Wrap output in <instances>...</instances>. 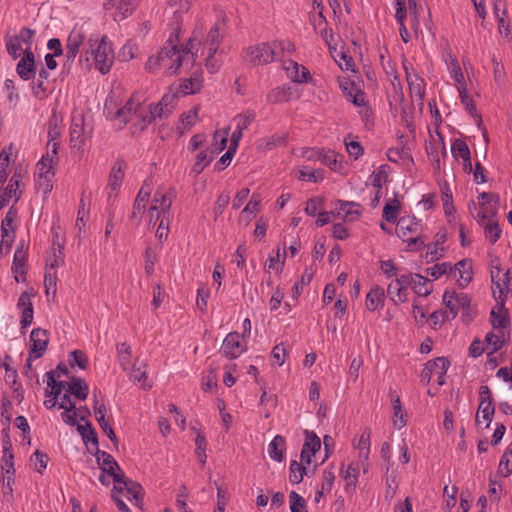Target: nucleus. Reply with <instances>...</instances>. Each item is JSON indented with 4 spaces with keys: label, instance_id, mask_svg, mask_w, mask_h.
Listing matches in <instances>:
<instances>
[{
    "label": "nucleus",
    "instance_id": "nucleus-1",
    "mask_svg": "<svg viewBox=\"0 0 512 512\" xmlns=\"http://www.w3.org/2000/svg\"><path fill=\"white\" fill-rule=\"evenodd\" d=\"M115 119L123 125L131 122L135 131L141 132L153 122L152 104L142 105L139 98L132 96L122 108L117 110Z\"/></svg>",
    "mask_w": 512,
    "mask_h": 512
},
{
    "label": "nucleus",
    "instance_id": "nucleus-2",
    "mask_svg": "<svg viewBox=\"0 0 512 512\" xmlns=\"http://www.w3.org/2000/svg\"><path fill=\"white\" fill-rule=\"evenodd\" d=\"M88 43L90 49L86 50L84 54L80 55L79 61L89 62L90 58H92L95 68L101 74L108 73L114 63L115 56L107 36H103L99 41L98 39H93L90 37Z\"/></svg>",
    "mask_w": 512,
    "mask_h": 512
},
{
    "label": "nucleus",
    "instance_id": "nucleus-3",
    "mask_svg": "<svg viewBox=\"0 0 512 512\" xmlns=\"http://www.w3.org/2000/svg\"><path fill=\"white\" fill-rule=\"evenodd\" d=\"M242 58L253 66L266 65L276 60V54L271 42H261L243 49Z\"/></svg>",
    "mask_w": 512,
    "mask_h": 512
},
{
    "label": "nucleus",
    "instance_id": "nucleus-4",
    "mask_svg": "<svg viewBox=\"0 0 512 512\" xmlns=\"http://www.w3.org/2000/svg\"><path fill=\"white\" fill-rule=\"evenodd\" d=\"M175 198L176 190L174 187L167 189L159 187L154 193L152 204L148 210L149 223H152L154 213H156V221L160 219L161 215H168Z\"/></svg>",
    "mask_w": 512,
    "mask_h": 512
},
{
    "label": "nucleus",
    "instance_id": "nucleus-5",
    "mask_svg": "<svg viewBox=\"0 0 512 512\" xmlns=\"http://www.w3.org/2000/svg\"><path fill=\"white\" fill-rule=\"evenodd\" d=\"M159 52L162 67L165 68L167 75L177 74L183 64L193 65L195 62V56L179 54V51H175L173 47L169 49L163 47Z\"/></svg>",
    "mask_w": 512,
    "mask_h": 512
},
{
    "label": "nucleus",
    "instance_id": "nucleus-6",
    "mask_svg": "<svg viewBox=\"0 0 512 512\" xmlns=\"http://www.w3.org/2000/svg\"><path fill=\"white\" fill-rule=\"evenodd\" d=\"M89 452L96 457L97 464L101 471L107 472L109 476H112L115 483L124 481V473L112 455L100 450L99 448L96 450H89Z\"/></svg>",
    "mask_w": 512,
    "mask_h": 512
},
{
    "label": "nucleus",
    "instance_id": "nucleus-7",
    "mask_svg": "<svg viewBox=\"0 0 512 512\" xmlns=\"http://www.w3.org/2000/svg\"><path fill=\"white\" fill-rule=\"evenodd\" d=\"M86 39V32L82 26L75 25L74 28L68 35L65 49H66V62L65 65L70 66L76 59L77 54L80 51V47L83 45Z\"/></svg>",
    "mask_w": 512,
    "mask_h": 512
},
{
    "label": "nucleus",
    "instance_id": "nucleus-8",
    "mask_svg": "<svg viewBox=\"0 0 512 512\" xmlns=\"http://www.w3.org/2000/svg\"><path fill=\"white\" fill-rule=\"evenodd\" d=\"M479 397L480 403L476 413L475 422L477 425L480 424L479 415L481 414L482 418L486 421L485 428H488L495 413V406L493 404L490 388L486 385L481 386L479 389Z\"/></svg>",
    "mask_w": 512,
    "mask_h": 512
},
{
    "label": "nucleus",
    "instance_id": "nucleus-9",
    "mask_svg": "<svg viewBox=\"0 0 512 512\" xmlns=\"http://www.w3.org/2000/svg\"><path fill=\"white\" fill-rule=\"evenodd\" d=\"M29 360H36L44 355L49 344V333L42 328H35L30 334Z\"/></svg>",
    "mask_w": 512,
    "mask_h": 512
},
{
    "label": "nucleus",
    "instance_id": "nucleus-10",
    "mask_svg": "<svg viewBox=\"0 0 512 512\" xmlns=\"http://www.w3.org/2000/svg\"><path fill=\"white\" fill-rule=\"evenodd\" d=\"M246 350V344L241 336L237 332L229 333L224 341L221 348L222 354L229 359L238 358Z\"/></svg>",
    "mask_w": 512,
    "mask_h": 512
},
{
    "label": "nucleus",
    "instance_id": "nucleus-11",
    "mask_svg": "<svg viewBox=\"0 0 512 512\" xmlns=\"http://www.w3.org/2000/svg\"><path fill=\"white\" fill-rule=\"evenodd\" d=\"M443 304L449 310L451 319H454L458 314L459 309H468L470 307V298L465 293L445 291L443 295Z\"/></svg>",
    "mask_w": 512,
    "mask_h": 512
},
{
    "label": "nucleus",
    "instance_id": "nucleus-12",
    "mask_svg": "<svg viewBox=\"0 0 512 512\" xmlns=\"http://www.w3.org/2000/svg\"><path fill=\"white\" fill-rule=\"evenodd\" d=\"M16 72L23 81L31 80L36 74L35 56L31 48L24 51L23 57L16 65Z\"/></svg>",
    "mask_w": 512,
    "mask_h": 512
},
{
    "label": "nucleus",
    "instance_id": "nucleus-13",
    "mask_svg": "<svg viewBox=\"0 0 512 512\" xmlns=\"http://www.w3.org/2000/svg\"><path fill=\"white\" fill-rule=\"evenodd\" d=\"M125 169V161L123 159H117L109 174L108 187L111 189V192L108 195L109 202L116 197L117 191L122 185Z\"/></svg>",
    "mask_w": 512,
    "mask_h": 512
},
{
    "label": "nucleus",
    "instance_id": "nucleus-14",
    "mask_svg": "<svg viewBox=\"0 0 512 512\" xmlns=\"http://www.w3.org/2000/svg\"><path fill=\"white\" fill-rule=\"evenodd\" d=\"M359 204L355 202L337 200L335 208L331 211L333 217L341 218L345 221H354L360 216Z\"/></svg>",
    "mask_w": 512,
    "mask_h": 512
},
{
    "label": "nucleus",
    "instance_id": "nucleus-15",
    "mask_svg": "<svg viewBox=\"0 0 512 512\" xmlns=\"http://www.w3.org/2000/svg\"><path fill=\"white\" fill-rule=\"evenodd\" d=\"M224 27L225 19H218L208 32L204 45L208 48L210 54H216L224 37Z\"/></svg>",
    "mask_w": 512,
    "mask_h": 512
},
{
    "label": "nucleus",
    "instance_id": "nucleus-16",
    "mask_svg": "<svg viewBox=\"0 0 512 512\" xmlns=\"http://www.w3.org/2000/svg\"><path fill=\"white\" fill-rule=\"evenodd\" d=\"M472 265L467 259L460 260L450 268V276L457 279L460 287H466L472 280Z\"/></svg>",
    "mask_w": 512,
    "mask_h": 512
},
{
    "label": "nucleus",
    "instance_id": "nucleus-17",
    "mask_svg": "<svg viewBox=\"0 0 512 512\" xmlns=\"http://www.w3.org/2000/svg\"><path fill=\"white\" fill-rule=\"evenodd\" d=\"M283 68L288 77L295 83H306L311 79L310 72L294 60L284 61Z\"/></svg>",
    "mask_w": 512,
    "mask_h": 512
},
{
    "label": "nucleus",
    "instance_id": "nucleus-18",
    "mask_svg": "<svg viewBox=\"0 0 512 512\" xmlns=\"http://www.w3.org/2000/svg\"><path fill=\"white\" fill-rule=\"evenodd\" d=\"M490 322L495 330H503L510 324L508 311L505 308L504 302H497L496 306L490 313Z\"/></svg>",
    "mask_w": 512,
    "mask_h": 512
},
{
    "label": "nucleus",
    "instance_id": "nucleus-19",
    "mask_svg": "<svg viewBox=\"0 0 512 512\" xmlns=\"http://www.w3.org/2000/svg\"><path fill=\"white\" fill-rule=\"evenodd\" d=\"M202 83V72L195 71L189 78L183 79L181 83L177 86V88L179 89L181 96H186L190 94H195L198 91H200Z\"/></svg>",
    "mask_w": 512,
    "mask_h": 512
},
{
    "label": "nucleus",
    "instance_id": "nucleus-20",
    "mask_svg": "<svg viewBox=\"0 0 512 512\" xmlns=\"http://www.w3.org/2000/svg\"><path fill=\"white\" fill-rule=\"evenodd\" d=\"M285 449V438L281 435H276L268 445V455L272 460L282 462L284 460Z\"/></svg>",
    "mask_w": 512,
    "mask_h": 512
},
{
    "label": "nucleus",
    "instance_id": "nucleus-21",
    "mask_svg": "<svg viewBox=\"0 0 512 512\" xmlns=\"http://www.w3.org/2000/svg\"><path fill=\"white\" fill-rule=\"evenodd\" d=\"M26 262H27V253H14L13 262L11 266V270L14 273V278L16 282H25L26 281Z\"/></svg>",
    "mask_w": 512,
    "mask_h": 512
},
{
    "label": "nucleus",
    "instance_id": "nucleus-22",
    "mask_svg": "<svg viewBox=\"0 0 512 512\" xmlns=\"http://www.w3.org/2000/svg\"><path fill=\"white\" fill-rule=\"evenodd\" d=\"M397 226L399 230V237L405 238L409 234L418 233L420 221L415 217H401L397 222Z\"/></svg>",
    "mask_w": 512,
    "mask_h": 512
},
{
    "label": "nucleus",
    "instance_id": "nucleus-23",
    "mask_svg": "<svg viewBox=\"0 0 512 512\" xmlns=\"http://www.w3.org/2000/svg\"><path fill=\"white\" fill-rule=\"evenodd\" d=\"M385 293L382 287L376 286L366 295V306L369 311H375L384 305Z\"/></svg>",
    "mask_w": 512,
    "mask_h": 512
},
{
    "label": "nucleus",
    "instance_id": "nucleus-24",
    "mask_svg": "<svg viewBox=\"0 0 512 512\" xmlns=\"http://www.w3.org/2000/svg\"><path fill=\"white\" fill-rule=\"evenodd\" d=\"M84 120H74L70 128V143L72 148L80 149L84 145Z\"/></svg>",
    "mask_w": 512,
    "mask_h": 512
},
{
    "label": "nucleus",
    "instance_id": "nucleus-25",
    "mask_svg": "<svg viewBox=\"0 0 512 512\" xmlns=\"http://www.w3.org/2000/svg\"><path fill=\"white\" fill-rule=\"evenodd\" d=\"M461 103L464 105L466 111L476 119L478 125L482 123L481 115L477 113L476 105L473 99L468 95L466 86H457Z\"/></svg>",
    "mask_w": 512,
    "mask_h": 512
},
{
    "label": "nucleus",
    "instance_id": "nucleus-26",
    "mask_svg": "<svg viewBox=\"0 0 512 512\" xmlns=\"http://www.w3.org/2000/svg\"><path fill=\"white\" fill-rule=\"evenodd\" d=\"M390 398L393 406V424L397 429H401L406 425V414L402 410L400 397L395 392H390Z\"/></svg>",
    "mask_w": 512,
    "mask_h": 512
},
{
    "label": "nucleus",
    "instance_id": "nucleus-27",
    "mask_svg": "<svg viewBox=\"0 0 512 512\" xmlns=\"http://www.w3.org/2000/svg\"><path fill=\"white\" fill-rule=\"evenodd\" d=\"M77 430L86 445L90 442L93 450L98 449V436L91 422L86 421L84 425L78 424Z\"/></svg>",
    "mask_w": 512,
    "mask_h": 512
},
{
    "label": "nucleus",
    "instance_id": "nucleus-28",
    "mask_svg": "<svg viewBox=\"0 0 512 512\" xmlns=\"http://www.w3.org/2000/svg\"><path fill=\"white\" fill-rule=\"evenodd\" d=\"M407 83L409 85L410 93L422 99L424 96V81L423 79L412 69V73H407Z\"/></svg>",
    "mask_w": 512,
    "mask_h": 512
},
{
    "label": "nucleus",
    "instance_id": "nucleus-29",
    "mask_svg": "<svg viewBox=\"0 0 512 512\" xmlns=\"http://www.w3.org/2000/svg\"><path fill=\"white\" fill-rule=\"evenodd\" d=\"M485 342L488 347H491V352L488 353V356L500 350L505 344V333L503 330H498V332H489L485 337Z\"/></svg>",
    "mask_w": 512,
    "mask_h": 512
},
{
    "label": "nucleus",
    "instance_id": "nucleus-30",
    "mask_svg": "<svg viewBox=\"0 0 512 512\" xmlns=\"http://www.w3.org/2000/svg\"><path fill=\"white\" fill-rule=\"evenodd\" d=\"M88 385L82 378H72V383L68 384L67 392L74 394L78 399L85 400L88 396Z\"/></svg>",
    "mask_w": 512,
    "mask_h": 512
},
{
    "label": "nucleus",
    "instance_id": "nucleus-31",
    "mask_svg": "<svg viewBox=\"0 0 512 512\" xmlns=\"http://www.w3.org/2000/svg\"><path fill=\"white\" fill-rule=\"evenodd\" d=\"M123 480L124 481H121L119 484L124 485L123 489L126 490L128 499H131V497H132L136 501V504L138 505V503L140 501H142V494H143L142 486L139 483L126 478L125 476H124Z\"/></svg>",
    "mask_w": 512,
    "mask_h": 512
},
{
    "label": "nucleus",
    "instance_id": "nucleus-32",
    "mask_svg": "<svg viewBox=\"0 0 512 512\" xmlns=\"http://www.w3.org/2000/svg\"><path fill=\"white\" fill-rule=\"evenodd\" d=\"M54 156H51L49 152L46 155H43L41 160L37 163V176H51L54 177Z\"/></svg>",
    "mask_w": 512,
    "mask_h": 512
},
{
    "label": "nucleus",
    "instance_id": "nucleus-33",
    "mask_svg": "<svg viewBox=\"0 0 512 512\" xmlns=\"http://www.w3.org/2000/svg\"><path fill=\"white\" fill-rule=\"evenodd\" d=\"M387 295L395 304L403 303L407 300V290L400 286L396 281L391 282L387 287Z\"/></svg>",
    "mask_w": 512,
    "mask_h": 512
},
{
    "label": "nucleus",
    "instance_id": "nucleus-34",
    "mask_svg": "<svg viewBox=\"0 0 512 512\" xmlns=\"http://www.w3.org/2000/svg\"><path fill=\"white\" fill-rule=\"evenodd\" d=\"M400 209L401 204L399 200L396 198L391 199L384 205L382 216L387 222L395 223L397 221Z\"/></svg>",
    "mask_w": 512,
    "mask_h": 512
},
{
    "label": "nucleus",
    "instance_id": "nucleus-35",
    "mask_svg": "<svg viewBox=\"0 0 512 512\" xmlns=\"http://www.w3.org/2000/svg\"><path fill=\"white\" fill-rule=\"evenodd\" d=\"M22 180V175L20 172H15L11 179L9 180L8 185L6 186L3 195L7 198L15 197V201L20 198L21 192H18L19 184Z\"/></svg>",
    "mask_w": 512,
    "mask_h": 512
},
{
    "label": "nucleus",
    "instance_id": "nucleus-36",
    "mask_svg": "<svg viewBox=\"0 0 512 512\" xmlns=\"http://www.w3.org/2000/svg\"><path fill=\"white\" fill-rule=\"evenodd\" d=\"M451 152L456 159L461 158L462 160H468V157L471 156L468 145L462 139L454 140L451 145Z\"/></svg>",
    "mask_w": 512,
    "mask_h": 512
},
{
    "label": "nucleus",
    "instance_id": "nucleus-37",
    "mask_svg": "<svg viewBox=\"0 0 512 512\" xmlns=\"http://www.w3.org/2000/svg\"><path fill=\"white\" fill-rule=\"evenodd\" d=\"M306 474V467L296 460L291 461L289 468V480L292 484H299Z\"/></svg>",
    "mask_w": 512,
    "mask_h": 512
},
{
    "label": "nucleus",
    "instance_id": "nucleus-38",
    "mask_svg": "<svg viewBox=\"0 0 512 512\" xmlns=\"http://www.w3.org/2000/svg\"><path fill=\"white\" fill-rule=\"evenodd\" d=\"M357 449L359 450V456L363 459V462H367L370 452V432L365 430L358 441ZM365 465V463H363Z\"/></svg>",
    "mask_w": 512,
    "mask_h": 512
},
{
    "label": "nucleus",
    "instance_id": "nucleus-39",
    "mask_svg": "<svg viewBox=\"0 0 512 512\" xmlns=\"http://www.w3.org/2000/svg\"><path fill=\"white\" fill-rule=\"evenodd\" d=\"M449 366L450 362L446 357H437L428 361V367H430L433 376L446 374Z\"/></svg>",
    "mask_w": 512,
    "mask_h": 512
},
{
    "label": "nucleus",
    "instance_id": "nucleus-40",
    "mask_svg": "<svg viewBox=\"0 0 512 512\" xmlns=\"http://www.w3.org/2000/svg\"><path fill=\"white\" fill-rule=\"evenodd\" d=\"M256 114L254 111L248 110L243 114H238L234 117L233 122L235 123L237 129L246 130L252 122L255 120Z\"/></svg>",
    "mask_w": 512,
    "mask_h": 512
},
{
    "label": "nucleus",
    "instance_id": "nucleus-41",
    "mask_svg": "<svg viewBox=\"0 0 512 512\" xmlns=\"http://www.w3.org/2000/svg\"><path fill=\"white\" fill-rule=\"evenodd\" d=\"M340 476L348 481L349 485L356 486L359 476V465L351 463L346 469L343 467L340 471Z\"/></svg>",
    "mask_w": 512,
    "mask_h": 512
},
{
    "label": "nucleus",
    "instance_id": "nucleus-42",
    "mask_svg": "<svg viewBox=\"0 0 512 512\" xmlns=\"http://www.w3.org/2000/svg\"><path fill=\"white\" fill-rule=\"evenodd\" d=\"M304 433L306 438L302 448L315 454L321 448L320 438L313 431L305 430Z\"/></svg>",
    "mask_w": 512,
    "mask_h": 512
},
{
    "label": "nucleus",
    "instance_id": "nucleus-43",
    "mask_svg": "<svg viewBox=\"0 0 512 512\" xmlns=\"http://www.w3.org/2000/svg\"><path fill=\"white\" fill-rule=\"evenodd\" d=\"M428 279L420 274H414L412 285L416 294L420 296H428L432 292V288H427Z\"/></svg>",
    "mask_w": 512,
    "mask_h": 512
},
{
    "label": "nucleus",
    "instance_id": "nucleus-44",
    "mask_svg": "<svg viewBox=\"0 0 512 512\" xmlns=\"http://www.w3.org/2000/svg\"><path fill=\"white\" fill-rule=\"evenodd\" d=\"M319 162L326 165L333 171H339L341 169V164L337 161V155L332 150L323 149Z\"/></svg>",
    "mask_w": 512,
    "mask_h": 512
},
{
    "label": "nucleus",
    "instance_id": "nucleus-45",
    "mask_svg": "<svg viewBox=\"0 0 512 512\" xmlns=\"http://www.w3.org/2000/svg\"><path fill=\"white\" fill-rule=\"evenodd\" d=\"M15 471L5 469L3 480H2V492L4 497L12 499L13 497V483H14Z\"/></svg>",
    "mask_w": 512,
    "mask_h": 512
},
{
    "label": "nucleus",
    "instance_id": "nucleus-46",
    "mask_svg": "<svg viewBox=\"0 0 512 512\" xmlns=\"http://www.w3.org/2000/svg\"><path fill=\"white\" fill-rule=\"evenodd\" d=\"M386 167V165H381L375 171L372 172L371 182L373 187L381 189L382 186L387 182L388 173Z\"/></svg>",
    "mask_w": 512,
    "mask_h": 512
},
{
    "label": "nucleus",
    "instance_id": "nucleus-47",
    "mask_svg": "<svg viewBox=\"0 0 512 512\" xmlns=\"http://www.w3.org/2000/svg\"><path fill=\"white\" fill-rule=\"evenodd\" d=\"M69 364L73 368L78 366L80 369L85 370L88 366V358L85 352L81 350H74L70 353Z\"/></svg>",
    "mask_w": 512,
    "mask_h": 512
},
{
    "label": "nucleus",
    "instance_id": "nucleus-48",
    "mask_svg": "<svg viewBox=\"0 0 512 512\" xmlns=\"http://www.w3.org/2000/svg\"><path fill=\"white\" fill-rule=\"evenodd\" d=\"M228 131L225 129L223 132L216 131L213 135L215 143L210 148L214 155L219 154L226 148Z\"/></svg>",
    "mask_w": 512,
    "mask_h": 512
},
{
    "label": "nucleus",
    "instance_id": "nucleus-49",
    "mask_svg": "<svg viewBox=\"0 0 512 512\" xmlns=\"http://www.w3.org/2000/svg\"><path fill=\"white\" fill-rule=\"evenodd\" d=\"M118 359L120 362V365L126 369L127 365L129 364L132 349L131 346L128 345L126 342L119 343L116 346Z\"/></svg>",
    "mask_w": 512,
    "mask_h": 512
},
{
    "label": "nucleus",
    "instance_id": "nucleus-50",
    "mask_svg": "<svg viewBox=\"0 0 512 512\" xmlns=\"http://www.w3.org/2000/svg\"><path fill=\"white\" fill-rule=\"evenodd\" d=\"M145 210H146V205H144L136 200L134 201L133 207H132V212L129 216V221L131 222V224L133 226L138 227L140 225Z\"/></svg>",
    "mask_w": 512,
    "mask_h": 512
},
{
    "label": "nucleus",
    "instance_id": "nucleus-51",
    "mask_svg": "<svg viewBox=\"0 0 512 512\" xmlns=\"http://www.w3.org/2000/svg\"><path fill=\"white\" fill-rule=\"evenodd\" d=\"M114 7L117 9L116 17L120 16V20H122L132 14L135 4L134 0H120Z\"/></svg>",
    "mask_w": 512,
    "mask_h": 512
},
{
    "label": "nucleus",
    "instance_id": "nucleus-52",
    "mask_svg": "<svg viewBox=\"0 0 512 512\" xmlns=\"http://www.w3.org/2000/svg\"><path fill=\"white\" fill-rule=\"evenodd\" d=\"M299 179L303 181L317 183L323 179L322 172L303 167L299 170Z\"/></svg>",
    "mask_w": 512,
    "mask_h": 512
},
{
    "label": "nucleus",
    "instance_id": "nucleus-53",
    "mask_svg": "<svg viewBox=\"0 0 512 512\" xmlns=\"http://www.w3.org/2000/svg\"><path fill=\"white\" fill-rule=\"evenodd\" d=\"M273 46L276 54V58L279 55L285 53L292 54L295 51V45L289 40H274Z\"/></svg>",
    "mask_w": 512,
    "mask_h": 512
},
{
    "label": "nucleus",
    "instance_id": "nucleus-54",
    "mask_svg": "<svg viewBox=\"0 0 512 512\" xmlns=\"http://www.w3.org/2000/svg\"><path fill=\"white\" fill-rule=\"evenodd\" d=\"M56 284H57V276L56 272L46 271L44 275V286L46 295L49 296L52 294L53 297L56 295Z\"/></svg>",
    "mask_w": 512,
    "mask_h": 512
},
{
    "label": "nucleus",
    "instance_id": "nucleus-55",
    "mask_svg": "<svg viewBox=\"0 0 512 512\" xmlns=\"http://www.w3.org/2000/svg\"><path fill=\"white\" fill-rule=\"evenodd\" d=\"M484 231L486 237L490 240L491 243H495L501 234V230L499 228V225L495 221H488L484 226Z\"/></svg>",
    "mask_w": 512,
    "mask_h": 512
},
{
    "label": "nucleus",
    "instance_id": "nucleus-56",
    "mask_svg": "<svg viewBox=\"0 0 512 512\" xmlns=\"http://www.w3.org/2000/svg\"><path fill=\"white\" fill-rule=\"evenodd\" d=\"M158 221L159 224L156 230V237L160 242H163L168 238L170 220L168 219L167 215H161Z\"/></svg>",
    "mask_w": 512,
    "mask_h": 512
},
{
    "label": "nucleus",
    "instance_id": "nucleus-57",
    "mask_svg": "<svg viewBox=\"0 0 512 512\" xmlns=\"http://www.w3.org/2000/svg\"><path fill=\"white\" fill-rule=\"evenodd\" d=\"M450 268H452L450 263L443 262V263L435 264L433 267L427 268L426 272L428 275H430L434 279H438L440 276H442L444 274L450 275Z\"/></svg>",
    "mask_w": 512,
    "mask_h": 512
},
{
    "label": "nucleus",
    "instance_id": "nucleus-58",
    "mask_svg": "<svg viewBox=\"0 0 512 512\" xmlns=\"http://www.w3.org/2000/svg\"><path fill=\"white\" fill-rule=\"evenodd\" d=\"M181 96V93L179 92V89L171 88L170 92L163 95L161 100L159 101L161 106H165L166 108H170V111L172 112L174 109V102L176 99H178Z\"/></svg>",
    "mask_w": 512,
    "mask_h": 512
},
{
    "label": "nucleus",
    "instance_id": "nucleus-59",
    "mask_svg": "<svg viewBox=\"0 0 512 512\" xmlns=\"http://www.w3.org/2000/svg\"><path fill=\"white\" fill-rule=\"evenodd\" d=\"M497 214V208L493 207V205H486L485 207H481V211L477 213L475 219L479 224H484L486 220H491V218L495 217Z\"/></svg>",
    "mask_w": 512,
    "mask_h": 512
},
{
    "label": "nucleus",
    "instance_id": "nucleus-60",
    "mask_svg": "<svg viewBox=\"0 0 512 512\" xmlns=\"http://www.w3.org/2000/svg\"><path fill=\"white\" fill-rule=\"evenodd\" d=\"M48 460L47 454L40 450H36L31 457V461H34V466L39 473H42L47 467Z\"/></svg>",
    "mask_w": 512,
    "mask_h": 512
},
{
    "label": "nucleus",
    "instance_id": "nucleus-61",
    "mask_svg": "<svg viewBox=\"0 0 512 512\" xmlns=\"http://www.w3.org/2000/svg\"><path fill=\"white\" fill-rule=\"evenodd\" d=\"M289 502H290V511L291 512H301V510L305 507L306 502L302 496H300L297 492L291 491L289 494Z\"/></svg>",
    "mask_w": 512,
    "mask_h": 512
},
{
    "label": "nucleus",
    "instance_id": "nucleus-62",
    "mask_svg": "<svg viewBox=\"0 0 512 512\" xmlns=\"http://www.w3.org/2000/svg\"><path fill=\"white\" fill-rule=\"evenodd\" d=\"M53 177L51 176H37L36 178V188L43 192L44 195L49 194L53 189L52 183Z\"/></svg>",
    "mask_w": 512,
    "mask_h": 512
},
{
    "label": "nucleus",
    "instance_id": "nucleus-63",
    "mask_svg": "<svg viewBox=\"0 0 512 512\" xmlns=\"http://www.w3.org/2000/svg\"><path fill=\"white\" fill-rule=\"evenodd\" d=\"M442 59L445 62L447 69L455 68L458 65V60L456 56L452 53V50L448 44L442 47Z\"/></svg>",
    "mask_w": 512,
    "mask_h": 512
},
{
    "label": "nucleus",
    "instance_id": "nucleus-64",
    "mask_svg": "<svg viewBox=\"0 0 512 512\" xmlns=\"http://www.w3.org/2000/svg\"><path fill=\"white\" fill-rule=\"evenodd\" d=\"M322 207L323 200L321 198H310L306 202L305 213L309 216H315Z\"/></svg>",
    "mask_w": 512,
    "mask_h": 512
}]
</instances>
